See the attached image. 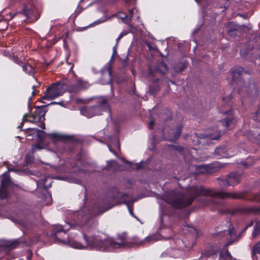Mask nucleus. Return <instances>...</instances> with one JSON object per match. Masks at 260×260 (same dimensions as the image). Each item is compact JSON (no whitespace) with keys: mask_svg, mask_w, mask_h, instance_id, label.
Wrapping results in <instances>:
<instances>
[{"mask_svg":"<svg viewBox=\"0 0 260 260\" xmlns=\"http://www.w3.org/2000/svg\"><path fill=\"white\" fill-rule=\"evenodd\" d=\"M87 211V208L84 207L79 211L70 212L67 215L68 221L66 225L64 226L60 224L55 225L51 234V236L59 242L77 249H89L109 252L125 246L124 241L120 242H115L107 235L100 232L90 235L84 234L83 236L86 242L85 245L72 239V237L71 236L67 240L62 239V235L66 236L69 229L79 228L86 224L90 217Z\"/></svg>","mask_w":260,"mask_h":260,"instance_id":"1","label":"nucleus"},{"mask_svg":"<svg viewBox=\"0 0 260 260\" xmlns=\"http://www.w3.org/2000/svg\"><path fill=\"white\" fill-rule=\"evenodd\" d=\"M198 196H210L221 199H238L241 196L235 192L228 193L223 191H214L204 188L201 186H192L187 190L186 196L172 190L167 192L163 197V200L176 208H182L189 205L193 199Z\"/></svg>","mask_w":260,"mask_h":260,"instance_id":"2","label":"nucleus"},{"mask_svg":"<svg viewBox=\"0 0 260 260\" xmlns=\"http://www.w3.org/2000/svg\"><path fill=\"white\" fill-rule=\"evenodd\" d=\"M46 112L47 111L44 106L37 107L34 114H25L23 116L22 121L18 128L22 127L24 122L28 121L31 123H36L41 128L45 129V125L44 121L45 119V115Z\"/></svg>","mask_w":260,"mask_h":260,"instance_id":"3","label":"nucleus"},{"mask_svg":"<svg viewBox=\"0 0 260 260\" xmlns=\"http://www.w3.org/2000/svg\"><path fill=\"white\" fill-rule=\"evenodd\" d=\"M66 87V84L61 81L52 84L50 87L47 88L42 99L50 101L60 96L64 93Z\"/></svg>","mask_w":260,"mask_h":260,"instance_id":"4","label":"nucleus"},{"mask_svg":"<svg viewBox=\"0 0 260 260\" xmlns=\"http://www.w3.org/2000/svg\"><path fill=\"white\" fill-rule=\"evenodd\" d=\"M109 111L108 105L107 102L103 101L99 105L83 108L81 110V113L87 118H90L95 115H101L104 111Z\"/></svg>","mask_w":260,"mask_h":260,"instance_id":"5","label":"nucleus"},{"mask_svg":"<svg viewBox=\"0 0 260 260\" xmlns=\"http://www.w3.org/2000/svg\"><path fill=\"white\" fill-rule=\"evenodd\" d=\"M240 181V174L233 172L229 174L226 179L222 181V183L224 185L234 186L238 184Z\"/></svg>","mask_w":260,"mask_h":260,"instance_id":"6","label":"nucleus"},{"mask_svg":"<svg viewBox=\"0 0 260 260\" xmlns=\"http://www.w3.org/2000/svg\"><path fill=\"white\" fill-rule=\"evenodd\" d=\"M236 153L231 152L224 147H219L215 150V154L218 157H230L235 155Z\"/></svg>","mask_w":260,"mask_h":260,"instance_id":"7","label":"nucleus"},{"mask_svg":"<svg viewBox=\"0 0 260 260\" xmlns=\"http://www.w3.org/2000/svg\"><path fill=\"white\" fill-rule=\"evenodd\" d=\"M46 136L48 137L54 144L58 142H65L70 139L69 136L55 133L47 134Z\"/></svg>","mask_w":260,"mask_h":260,"instance_id":"8","label":"nucleus"},{"mask_svg":"<svg viewBox=\"0 0 260 260\" xmlns=\"http://www.w3.org/2000/svg\"><path fill=\"white\" fill-rule=\"evenodd\" d=\"M24 13L28 18L32 20H37L39 17L38 11L35 7L29 8L28 7H25Z\"/></svg>","mask_w":260,"mask_h":260,"instance_id":"9","label":"nucleus"},{"mask_svg":"<svg viewBox=\"0 0 260 260\" xmlns=\"http://www.w3.org/2000/svg\"><path fill=\"white\" fill-rule=\"evenodd\" d=\"M160 239V236L158 234H154L145 238L143 240H142L139 243V245H146L153 243L155 242Z\"/></svg>","mask_w":260,"mask_h":260,"instance_id":"10","label":"nucleus"},{"mask_svg":"<svg viewBox=\"0 0 260 260\" xmlns=\"http://www.w3.org/2000/svg\"><path fill=\"white\" fill-rule=\"evenodd\" d=\"M11 182L10 178L6 176L2 179L0 186V191L5 190L6 192V198L8 196V188L10 185Z\"/></svg>","mask_w":260,"mask_h":260,"instance_id":"11","label":"nucleus"},{"mask_svg":"<svg viewBox=\"0 0 260 260\" xmlns=\"http://www.w3.org/2000/svg\"><path fill=\"white\" fill-rule=\"evenodd\" d=\"M134 13V10L131 9L129 10V15H127L123 13H119L118 17L119 18L121 19L122 21L127 25H128L131 27H132V25L129 24V21L132 17V15Z\"/></svg>","mask_w":260,"mask_h":260,"instance_id":"12","label":"nucleus"},{"mask_svg":"<svg viewBox=\"0 0 260 260\" xmlns=\"http://www.w3.org/2000/svg\"><path fill=\"white\" fill-rule=\"evenodd\" d=\"M194 136L197 138L198 137L200 139L209 138L212 140H217L220 137V132L219 130H215L214 133L209 134L206 135H201L200 137L196 134H194V136H192V137Z\"/></svg>","mask_w":260,"mask_h":260,"instance_id":"13","label":"nucleus"},{"mask_svg":"<svg viewBox=\"0 0 260 260\" xmlns=\"http://www.w3.org/2000/svg\"><path fill=\"white\" fill-rule=\"evenodd\" d=\"M76 87L78 90H83L88 88L90 84L86 81H84L81 78H77Z\"/></svg>","mask_w":260,"mask_h":260,"instance_id":"14","label":"nucleus"},{"mask_svg":"<svg viewBox=\"0 0 260 260\" xmlns=\"http://www.w3.org/2000/svg\"><path fill=\"white\" fill-rule=\"evenodd\" d=\"M182 126L181 125L178 126L175 131L172 132L173 136L166 137V138L169 141H174L176 140L180 136L182 132Z\"/></svg>","mask_w":260,"mask_h":260,"instance_id":"15","label":"nucleus"},{"mask_svg":"<svg viewBox=\"0 0 260 260\" xmlns=\"http://www.w3.org/2000/svg\"><path fill=\"white\" fill-rule=\"evenodd\" d=\"M22 69L26 74L33 75L35 73V70L33 67L28 63H24L22 66Z\"/></svg>","mask_w":260,"mask_h":260,"instance_id":"16","label":"nucleus"},{"mask_svg":"<svg viewBox=\"0 0 260 260\" xmlns=\"http://www.w3.org/2000/svg\"><path fill=\"white\" fill-rule=\"evenodd\" d=\"M46 145H45L42 142L39 143L36 145H34L31 147V152L34 153L37 150H41L42 149L45 148Z\"/></svg>","mask_w":260,"mask_h":260,"instance_id":"17","label":"nucleus"},{"mask_svg":"<svg viewBox=\"0 0 260 260\" xmlns=\"http://www.w3.org/2000/svg\"><path fill=\"white\" fill-rule=\"evenodd\" d=\"M259 234H260V220L255 225L254 230L252 233V237L253 238H255Z\"/></svg>","mask_w":260,"mask_h":260,"instance_id":"18","label":"nucleus"},{"mask_svg":"<svg viewBox=\"0 0 260 260\" xmlns=\"http://www.w3.org/2000/svg\"><path fill=\"white\" fill-rule=\"evenodd\" d=\"M107 20V17L106 16H103L102 17H101V18H100L99 19L93 22V23L91 24V25H98V24H100L101 23H102L105 22Z\"/></svg>","mask_w":260,"mask_h":260,"instance_id":"19","label":"nucleus"},{"mask_svg":"<svg viewBox=\"0 0 260 260\" xmlns=\"http://www.w3.org/2000/svg\"><path fill=\"white\" fill-rule=\"evenodd\" d=\"M185 65L183 63H179L175 68L174 70L177 72H180L184 70Z\"/></svg>","mask_w":260,"mask_h":260,"instance_id":"20","label":"nucleus"},{"mask_svg":"<svg viewBox=\"0 0 260 260\" xmlns=\"http://www.w3.org/2000/svg\"><path fill=\"white\" fill-rule=\"evenodd\" d=\"M74 171L77 172L78 173H84L85 174H88L89 173V170L85 169L83 168L80 169L79 168L76 169V167H74Z\"/></svg>","mask_w":260,"mask_h":260,"instance_id":"21","label":"nucleus"},{"mask_svg":"<svg viewBox=\"0 0 260 260\" xmlns=\"http://www.w3.org/2000/svg\"><path fill=\"white\" fill-rule=\"evenodd\" d=\"M253 251L254 253L260 254V241L257 243L253 248Z\"/></svg>","mask_w":260,"mask_h":260,"instance_id":"22","label":"nucleus"},{"mask_svg":"<svg viewBox=\"0 0 260 260\" xmlns=\"http://www.w3.org/2000/svg\"><path fill=\"white\" fill-rule=\"evenodd\" d=\"M124 203L126 204V206L127 207V208H128V211H129L130 214L132 216H133V217H134L135 218H137V217L134 215V214L133 213V206L131 205H130L129 203H128V202H125Z\"/></svg>","mask_w":260,"mask_h":260,"instance_id":"23","label":"nucleus"},{"mask_svg":"<svg viewBox=\"0 0 260 260\" xmlns=\"http://www.w3.org/2000/svg\"><path fill=\"white\" fill-rule=\"evenodd\" d=\"M232 122V120L228 118L225 119L224 120L222 121L221 122L225 127H228L230 125V124Z\"/></svg>","mask_w":260,"mask_h":260,"instance_id":"24","label":"nucleus"},{"mask_svg":"<svg viewBox=\"0 0 260 260\" xmlns=\"http://www.w3.org/2000/svg\"><path fill=\"white\" fill-rule=\"evenodd\" d=\"M128 34V32L127 31H123L122 32H121L120 33V34L119 35V36L118 37V38L116 39V45H118V42L119 41H120V40L124 36H125L126 34Z\"/></svg>","mask_w":260,"mask_h":260,"instance_id":"25","label":"nucleus"},{"mask_svg":"<svg viewBox=\"0 0 260 260\" xmlns=\"http://www.w3.org/2000/svg\"><path fill=\"white\" fill-rule=\"evenodd\" d=\"M26 130L28 131H35V133H37L38 135H39L40 133H44L45 134V133L43 131H40L38 128H27Z\"/></svg>","mask_w":260,"mask_h":260,"instance_id":"26","label":"nucleus"},{"mask_svg":"<svg viewBox=\"0 0 260 260\" xmlns=\"http://www.w3.org/2000/svg\"><path fill=\"white\" fill-rule=\"evenodd\" d=\"M228 234L232 238L235 237V234L234 228H230L228 230Z\"/></svg>","mask_w":260,"mask_h":260,"instance_id":"27","label":"nucleus"},{"mask_svg":"<svg viewBox=\"0 0 260 260\" xmlns=\"http://www.w3.org/2000/svg\"><path fill=\"white\" fill-rule=\"evenodd\" d=\"M67 180L70 182L74 183H79L80 182V181L76 178H69L67 179Z\"/></svg>","mask_w":260,"mask_h":260,"instance_id":"28","label":"nucleus"},{"mask_svg":"<svg viewBox=\"0 0 260 260\" xmlns=\"http://www.w3.org/2000/svg\"><path fill=\"white\" fill-rule=\"evenodd\" d=\"M108 74H109V81L108 82H107L103 83V84L111 83L112 79H111V75H112V71H111V70L110 69H108Z\"/></svg>","mask_w":260,"mask_h":260,"instance_id":"29","label":"nucleus"},{"mask_svg":"<svg viewBox=\"0 0 260 260\" xmlns=\"http://www.w3.org/2000/svg\"><path fill=\"white\" fill-rule=\"evenodd\" d=\"M161 66L164 68L163 70H160L159 69H157L156 71L161 73H163L164 71H167V67L166 64L161 63Z\"/></svg>","mask_w":260,"mask_h":260,"instance_id":"30","label":"nucleus"},{"mask_svg":"<svg viewBox=\"0 0 260 260\" xmlns=\"http://www.w3.org/2000/svg\"><path fill=\"white\" fill-rule=\"evenodd\" d=\"M6 192L4 190L0 191V199L6 198Z\"/></svg>","mask_w":260,"mask_h":260,"instance_id":"31","label":"nucleus"},{"mask_svg":"<svg viewBox=\"0 0 260 260\" xmlns=\"http://www.w3.org/2000/svg\"><path fill=\"white\" fill-rule=\"evenodd\" d=\"M7 245L8 244H6V243L5 241H0V251H1L4 247Z\"/></svg>","mask_w":260,"mask_h":260,"instance_id":"32","label":"nucleus"},{"mask_svg":"<svg viewBox=\"0 0 260 260\" xmlns=\"http://www.w3.org/2000/svg\"><path fill=\"white\" fill-rule=\"evenodd\" d=\"M117 46V45H116V44L115 46H114L113 48V54L111 56V60H112L114 58V56L115 54L116 53Z\"/></svg>","mask_w":260,"mask_h":260,"instance_id":"33","label":"nucleus"},{"mask_svg":"<svg viewBox=\"0 0 260 260\" xmlns=\"http://www.w3.org/2000/svg\"><path fill=\"white\" fill-rule=\"evenodd\" d=\"M146 45L149 48L150 50H155L156 49L155 47H153L152 45H150V44L148 42L146 43Z\"/></svg>","mask_w":260,"mask_h":260,"instance_id":"34","label":"nucleus"},{"mask_svg":"<svg viewBox=\"0 0 260 260\" xmlns=\"http://www.w3.org/2000/svg\"><path fill=\"white\" fill-rule=\"evenodd\" d=\"M17 245H18V241H15L13 242V243L10 245V246L11 248H15Z\"/></svg>","mask_w":260,"mask_h":260,"instance_id":"35","label":"nucleus"},{"mask_svg":"<svg viewBox=\"0 0 260 260\" xmlns=\"http://www.w3.org/2000/svg\"><path fill=\"white\" fill-rule=\"evenodd\" d=\"M253 224V222L252 221H251L248 224V225H247L244 229V230H243V232H245L246 229L248 228V227H250V226H251Z\"/></svg>","mask_w":260,"mask_h":260,"instance_id":"36","label":"nucleus"},{"mask_svg":"<svg viewBox=\"0 0 260 260\" xmlns=\"http://www.w3.org/2000/svg\"><path fill=\"white\" fill-rule=\"evenodd\" d=\"M8 171L9 172H16V173L20 172V171L18 170L15 169H13V168H8Z\"/></svg>","mask_w":260,"mask_h":260,"instance_id":"37","label":"nucleus"},{"mask_svg":"<svg viewBox=\"0 0 260 260\" xmlns=\"http://www.w3.org/2000/svg\"><path fill=\"white\" fill-rule=\"evenodd\" d=\"M38 240V238H37L36 239L35 241H29V242H28V243L27 244V245H28V246H31V245H32L35 244Z\"/></svg>","mask_w":260,"mask_h":260,"instance_id":"38","label":"nucleus"},{"mask_svg":"<svg viewBox=\"0 0 260 260\" xmlns=\"http://www.w3.org/2000/svg\"><path fill=\"white\" fill-rule=\"evenodd\" d=\"M153 124H154L153 121L150 120V122H149V123L148 124L149 128V129H152Z\"/></svg>","mask_w":260,"mask_h":260,"instance_id":"39","label":"nucleus"},{"mask_svg":"<svg viewBox=\"0 0 260 260\" xmlns=\"http://www.w3.org/2000/svg\"><path fill=\"white\" fill-rule=\"evenodd\" d=\"M225 255H226V257H228L229 258H232V255H231V254H230V253L229 252V251L228 250L226 251Z\"/></svg>","mask_w":260,"mask_h":260,"instance_id":"40","label":"nucleus"},{"mask_svg":"<svg viewBox=\"0 0 260 260\" xmlns=\"http://www.w3.org/2000/svg\"><path fill=\"white\" fill-rule=\"evenodd\" d=\"M31 257V252H28V254L26 257V260H30Z\"/></svg>","mask_w":260,"mask_h":260,"instance_id":"41","label":"nucleus"},{"mask_svg":"<svg viewBox=\"0 0 260 260\" xmlns=\"http://www.w3.org/2000/svg\"><path fill=\"white\" fill-rule=\"evenodd\" d=\"M235 30L234 29V30H231L230 29V28L227 29V31H228V33L229 34V35H231V32H233L235 31Z\"/></svg>","mask_w":260,"mask_h":260,"instance_id":"42","label":"nucleus"},{"mask_svg":"<svg viewBox=\"0 0 260 260\" xmlns=\"http://www.w3.org/2000/svg\"><path fill=\"white\" fill-rule=\"evenodd\" d=\"M59 104L60 105H61L62 106L61 103L59 102V103H56V102H52L49 105H51V104Z\"/></svg>","mask_w":260,"mask_h":260,"instance_id":"43","label":"nucleus"},{"mask_svg":"<svg viewBox=\"0 0 260 260\" xmlns=\"http://www.w3.org/2000/svg\"><path fill=\"white\" fill-rule=\"evenodd\" d=\"M215 254V252H212L211 253H209V254H207V256L209 257L210 256H213Z\"/></svg>","mask_w":260,"mask_h":260,"instance_id":"44","label":"nucleus"},{"mask_svg":"<svg viewBox=\"0 0 260 260\" xmlns=\"http://www.w3.org/2000/svg\"><path fill=\"white\" fill-rule=\"evenodd\" d=\"M116 142H117V143H116V147H117L118 149H119L120 148V145H119V142H118V140L116 139Z\"/></svg>","mask_w":260,"mask_h":260,"instance_id":"45","label":"nucleus"},{"mask_svg":"<svg viewBox=\"0 0 260 260\" xmlns=\"http://www.w3.org/2000/svg\"><path fill=\"white\" fill-rule=\"evenodd\" d=\"M31 101V97H30V98H29V99H28V106H29H29H30V104Z\"/></svg>","mask_w":260,"mask_h":260,"instance_id":"46","label":"nucleus"},{"mask_svg":"<svg viewBox=\"0 0 260 260\" xmlns=\"http://www.w3.org/2000/svg\"><path fill=\"white\" fill-rule=\"evenodd\" d=\"M233 242V241H229V242H228V243H226V246H228V245H230L231 244H232V243Z\"/></svg>","mask_w":260,"mask_h":260,"instance_id":"47","label":"nucleus"},{"mask_svg":"<svg viewBox=\"0 0 260 260\" xmlns=\"http://www.w3.org/2000/svg\"><path fill=\"white\" fill-rule=\"evenodd\" d=\"M108 147H109V150H110L111 152H112V153H114V154H115V152H114V151L112 150L111 147V146H109H109H108Z\"/></svg>","mask_w":260,"mask_h":260,"instance_id":"48","label":"nucleus"},{"mask_svg":"<svg viewBox=\"0 0 260 260\" xmlns=\"http://www.w3.org/2000/svg\"><path fill=\"white\" fill-rule=\"evenodd\" d=\"M254 135L255 136H257V135L258 136H259L260 137V133L257 132L256 133L254 134Z\"/></svg>","mask_w":260,"mask_h":260,"instance_id":"49","label":"nucleus"},{"mask_svg":"<svg viewBox=\"0 0 260 260\" xmlns=\"http://www.w3.org/2000/svg\"><path fill=\"white\" fill-rule=\"evenodd\" d=\"M232 25V22L229 23L228 24L227 27H229L230 25Z\"/></svg>","mask_w":260,"mask_h":260,"instance_id":"50","label":"nucleus"},{"mask_svg":"<svg viewBox=\"0 0 260 260\" xmlns=\"http://www.w3.org/2000/svg\"><path fill=\"white\" fill-rule=\"evenodd\" d=\"M162 215H161V214H160V220L161 222H162Z\"/></svg>","mask_w":260,"mask_h":260,"instance_id":"51","label":"nucleus"},{"mask_svg":"<svg viewBox=\"0 0 260 260\" xmlns=\"http://www.w3.org/2000/svg\"><path fill=\"white\" fill-rule=\"evenodd\" d=\"M259 110H258L256 112H255V115H258L259 114Z\"/></svg>","mask_w":260,"mask_h":260,"instance_id":"52","label":"nucleus"},{"mask_svg":"<svg viewBox=\"0 0 260 260\" xmlns=\"http://www.w3.org/2000/svg\"><path fill=\"white\" fill-rule=\"evenodd\" d=\"M84 1H80V3H79V5H81L82 4V3L83 2H84Z\"/></svg>","mask_w":260,"mask_h":260,"instance_id":"53","label":"nucleus"},{"mask_svg":"<svg viewBox=\"0 0 260 260\" xmlns=\"http://www.w3.org/2000/svg\"><path fill=\"white\" fill-rule=\"evenodd\" d=\"M35 90L32 92V95H34L35 94Z\"/></svg>","mask_w":260,"mask_h":260,"instance_id":"54","label":"nucleus"},{"mask_svg":"<svg viewBox=\"0 0 260 260\" xmlns=\"http://www.w3.org/2000/svg\"><path fill=\"white\" fill-rule=\"evenodd\" d=\"M110 162L111 163V164H114L115 163V162L114 161H110Z\"/></svg>","mask_w":260,"mask_h":260,"instance_id":"55","label":"nucleus"},{"mask_svg":"<svg viewBox=\"0 0 260 260\" xmlns=\"http://www.w3.org/2000/svg\"><path fill=\"white\" fill-rule=\"evenodd\" d=\"M39 183H41V181H40L39 182H37L38 185H39Z\"/></svg>","mask_w":260,"mask_h":260,"instance_id":"56","label":"nucleus"},{"mask_svg":"<svg viewBox=\"0 0 260 260\" xmlns=\"http://www.w3.org/2000/svg\"><path fill=\"white\" fill-rule=\"evenodd\" d=\"M228 112H229L228 111H226V112H225V114H227Z\"/></svg>","mask_w":260,"mask_h":260,"instance_id":"57","label":"nucleus"},{"mask_svg":"<svg viewBox=\"0 0 260 260\" xmlns=\"http://www.w3.org/2000/svg\"><path fill=\"white\" fill-rule=\"evenodd\" d=\"M92 4H93V3L90 4L89 5V6H90V5H92Z\"/></svg>","mask_w":260,"mask_h":260,"instance_id":"58","label":"nucleus"},{"mask_svg":"<svg viewBox=\"0 0 260 260\" xmlns=\"http://www.w3.org/2000/svg\"><path fill=\"white\" fill-rule=\"evenodd\" d=\"M196 31H197V30H194L193 32L195 33L196 32Z\"/></svg>","mask_w":260,"mask_h":260,"instance_id":"59","label":"nucleus"}]
</instances>
